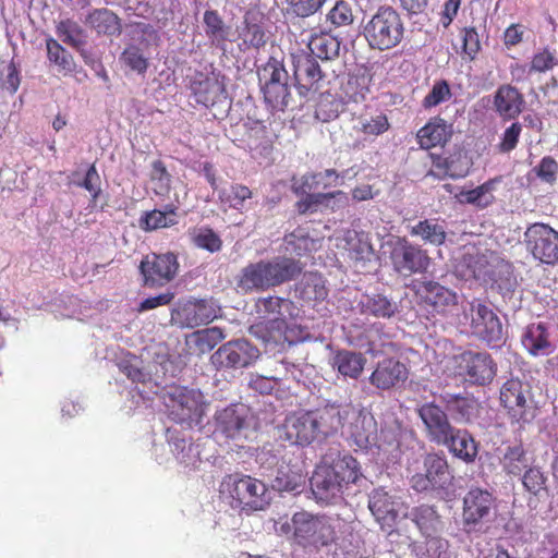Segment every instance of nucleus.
<instances>
[{"label":"nucleus","instance_id":"nucleus-26","mask_svg":"<svg viewBox=\"0 0 558 558\" xmlns=\"http://www.w3.org/2000/svg\"><path fill=\"white\" fill-rule=\"evenodd\" d=\"M349 434L353 442L362 450L380 449L383 446L378 435V425L373 415L357 414L350 425Z\"/></svg>","mask_w":558,"mask_h":558},{"label":"nucleus","instance_id":"nucleus-45","mask_svg":"<svg viewBox=\"0 0 558 558\" xmlns=\"http://www.w3.org/2000/svg\"><path fill=\"white\" fill-rule=\"evenodd\" d=\"M368 508L377 521L395 520L398 515L393 498L381 488L373 490Z\"/></svg>","mask_w":558,"mask_h":558},{"label":"nucleus","instance_id":"nucleus-29","mask_svg":"<svg viewBox=\"0 0 558 558\" xmlns=\"http://www.w3.org/2000/svg\"><path fill=\"white\" fill-rule=\"evenodd\" d=\"M245 147L254 159H268L274 150V142L267 126L259 121L250 123L246 128Z\"/></svg>","mask_w":558,"mask_h":558},{"label":"nucleus","instance_id":"nucleus-3","mask_svg":"<svg viewBox=\"0 0 558 558\" xmlns=\"http://www.w3.org/2000/svg\"><path fill=\"white\" fill-rule=\"evenodd\" d=\"M266 485L250 475L233 473L226 475L219 486L220 496L233 509L246 513L263 510L268 506Z\"/></svg>","mask_w":558,"mask_h":558},{"label":"nucleus","instance_id":"nucleus-57","mask_svg":"<svg viewBox=\"0 0 558 558\" xmlns=\"http://www.w3.org/2000/svg\"><path fill=\"white\" fill-rule=\"evenodd\" d=\"M329 21L335 27L351 25L354 21L351 4L348 1L339 0L327 14Z\"/></svg>","mask_w":558,"mask_h":558},{"label":"nucleus","instance_id":"nucleus-7","mask_svg":"<svg viewBox=\"0 0 558 558\" xmlns=\"http://www.w3.org/2000/svg\"><path fill=\"white\" fill-rule=\"evenodd\" d=\"M220 310L213 298L179 300L171 310V323L180 328L194 329L214 322Z\"/></svg>","mask_w":558,"mask_h":558},{"label":"nucleus","instance_id":"nucleus-48","mask_svg":"<svg viewBox=\"0 0 558 558\" xmlns=\"http://www.w3.org/2000/svg\"><path fill=\"white\" fill-rule=\"evenodd\" d=\"M262 90L265 101L275 111H284L291 100L288 82L279 84H263Z\"/></svg>","mask_w":558,"mask_h":558},{"label":"nucleus","instance_id":"nucleus-64","mask_svg":"<svg viewBox=\"0 0 558 558\" xmlns=\"http://www.w3.org/2000/svg\"><path fill=\"white\" fill-rule=\"evenodd\" d=\"M451 96L449 84L446 81L435 82L430 92L424 97L423 106L425 108L436 107Z\"/></svg>","mask_w":558,"mask_h":558},{"label":"nucleus","instance_id":"nucleus-34","mask_svg":"<svg viewBox=\"0 0 558 558\" xmlns=\"http://www.w3.org/2000/svg\"><path fill=\"white\" fill-rule=\"evenodd\" d=\"M298 195H302L303 197L295 203L296 211L300 215H305L307 213H316L323 209H331L335 210V202L333 198L337 196L347 198L345 194L342 191H336L331 193H296Z\"/></svg>","mask_w":558,"mask_h":558},{"label":"nucleus","instance_id":"nucleus-56","mask_svg":"<svg viewBox=\"0 0 558 558\" xmlns=\"http://www.w3.org/2000/svg\"><path fill=\"white\" fill-rule=\"evenodd\" d=\"M466 265L475 279H493L492 263L487 254H469L465 257Z\"/></svg>","mask_w":558,"mask_h":558},{"label":"nucleus","instance_id":"nucleus-52","mask_svg":"<svg viewBox=\"0 0 558 558\" xmlns=\"http://www.w3.org/2000/svg\"><path fill=\"white\" fill-rule=\"evenodd\" d=\"M253 192L251 189L241 183H233L229 189H223L219 192V201L233 209H242L245 201L252 198Z\"/></svg>","mask_w":558,"mask_h":558},{"label":"nucleus","instance_id":"nucleus-15","mask_svg":"<svg viewBox=\"0 0 558 558\" xmlns=\"http://www.w3.org/2000/svg\"><path fill=\"white\" fill-rule=\"evenodd\" d=\"M189 87L195 101L207 108L227 99L225 83L214 72L207 74L196 71L190 78Z\"/></svg>","mask_w":558,"mask_h":558},{"label":"nucleus","instance_id":"nucleus-6","mask_svg":"<svg viewBox=\"0 0 558 558\" xmlns=\"http://www.w3.org/2000/svg\"><path fill=\"white\" fill-rule=\"evenodd\" d=\"M404 31L400 14L391 7H380L364 25L363 35L372 49L385 51L402 41Z\"/></svg>","mask_w":558,"mask_h":558},{"label":"nucleus","instance_id":"nucleus-47","mask_svg":"<svg viewBox=\"0 0 558 558\" xmlns=\"http://www.w3.org/2000/svg\"><path fill=\"white\" fill-rule=\"evenodd\" d=\"M493 185V181H487L475 189L468 191L462 190L456 194V198L461 204H471L480 208H485L494 202V195L492 194Z\"/></svg>","mask_w":558,"mask_h":558},{"label":"nucleus","instance_id":"nucleus-24","mask_svg":"<svg viewBox=\"0 0 558 558\" xmlns=\"http://www.w3.org/2000/svg\"><path fill=\"white\" fill-rule=\"evenodd\" d=\"M323 462L343 488L356 483L362 475L357 460L351 454L329 451Z\"/></svg>","mask_w":558,"mask_h":558},{"label":"nucleus","instance_id":"nucleus-25","mask_svg":"<svg viewBox=\"0 0 558 558\" xmlns=\"http://www.w3.org/2000/svg\"><path fill=\"white\" fill-rule=\"evenodd\" d=\"M437 445L446 447L453 457L465 463H473L478 454V444L473 435L468 429L456 426Z\"/></svg>","mask_w":558,"mask_h":558},{"label":"nucleus","instance_id":"nucleus-38","mask_svg":"<svg viewBox=\"0 0 558 558\" xmlns=\"http://www.w3.org/2000/svg\"><path fill=\"white\" fill-rule=\"evenodd\" d=\"M366 364L365 356L360 352L349 350L338 351L332 360V367L343 377L357 379Z\"/></svg>","mask_w":558,"mask_h":558},{"label":"nucleus","instance_id":"nucleus-41","mask_svg":"<svg viewBox=\"0 0 558 558\" xmlns=\"http://www.w3.org/2000/svg\"><path fill=\"white\" fill-rule=\"evenodd\" d=\"M339 183V174L335 169H327L322 172L304 174L301 182L294 186L295 193H307L319 189L326 190L337 186Z\"/></svg>","mask_w":558,"mask_h":558},{"label":"nucleus","instance_id":"nucleus-28","mask_svg":"<svg viewBox=\"0 0 558 558\" xmlns=\"http://www.w3.org/2000/svg\"><path fill=\"white\" fill-rule=\"evenodd\" d=\"M311 489L317 501L328 504L340 497L344 488L322 461L311 478Z\"/></svg>","mask_w":558,"mask_h":558},{"label":"nucleus","instance_id":"nucleus-63","mask_svg":"<svg viewBox=\"0 0 558 558\" xmlns=\"http://www.w3.org/2000/svg\"><path fill=\"white\" fill-rule=\"evenodd\" d=\"M121 59L133 71L142 74L148 68V61L136 46H130L122 52Z\"/></svg>","mask_w":558,"mask_h":558},{"label":"nucleus","instance_id":"nucleus-44","mask_svg":"<svg viewBox=\"0 0 558 558\" xmlns=\"http://www.w3.org/2000/svg\"><path fill=\"white\" fill-rule=\"evenodd\" d=\"M442 401L461 422L470 423L478 414V403L473 397L447 393L442 397Z\"/></svg>","mask_w":558,"mask_h":558},{"label":"nucleus","instance_id":"nucleus-32","mask_svg":"<svg viewBox=\"0 0 558 558\" xmlns=\"http://www.w3.org/2000/svg\"><path fill=\"white\" fill-rule=\"evenodd\" d=\"M205 34L210 45L226 51L227 44L231 41V27L226 25L216 10H206L203 16Z\"/></svg>","mask_w":558,"mask_h":558},{"label":"nucleus","instance_id":"nucleus-33","mask_svg":"<svg viewBox=\"0 0 558 558\" xmlns=\"http://www.w3.org/2000/svg\"><path fill=\"white\" fill-rule=\"evenodd\" d=\"M239 48L242 51L259 50L267 43L264 25L256 22L254 15H245L243 25L239 28Z\"/></svg>","mask_w":558,"mask_h":558},{"label":"nucleus","instance_id":"nucleus-31","mask_svg":"<svg viewBox=\"0 0 558 558\" xmlns=\"http://www.w3.org/2000/svg\"><path fill=\"white\" fill-rule=\"evenodd\" d=\"M248 409L243 404H233L217 412V428L228 438H235L246 426Z\"/></svg>","mask_w":558,"mask_h":558},{"label":"nucleus","instance_id":"nucleus-2","mask_svg":"<svg viewBox=\"0 0 558 558\" xmlns=\"http://www.w3.org/2000/svg\"><path fill=\"white\" fill-rule=\"evenodd\" d=\"M341 425L337 407H325L314 411L292 413L284 421V434L295 445H310L318 438L336 433Z\"/></svg>","mask_w":558,"mask_h":558},{"label":"nucleus","instance_id":"nucleus-17","mask_svg":"<svg viewBox=\"0 0 558 558\" xmlns=\"http://www.w3.org/2000/svg\"><path fill=\"white\" fill-rule=\"evenodd\" d=\"M167 407L180 421L192 420L203 413L204 396L199 390L186 387H171L167 392Z\"/></svg>","mask_w":558,"mask_h":558},{"label":"nucleus","instance_id":"nucleus-46","mask_svg":"<svg viewBox=\"0 0 558 558\" xmlns=\"http://www.w3.org/2000/svg\"><path fill=\"white\" fill-rule=\"evenodd\" d=\"M47 57L50 63L58 68L64 75L74 72L76 63L73 56L54 38L46 39Z\"/></svg>","mask_w":558,"mask_h":558},{"label":"nucleus","instance_id":"nucleus-13","mask_svg":"<svg viewBox=\"0 0 558 558\" xmlns=\"http://www.w3.org/2000/svg\"><path fill=\"white\" fill-rule=\"evenodd\" d=\"M470 327L472 333L488 345L502 340V324L497 314L485 303L475 300L470 304Z\"/></svg>","mask_w":558,"mask_h":558},{"label":"nucleus","instance_id":"nucleus-16","mask_svg":"<svg viewBox=\"0 0 558 558\" xmlns=\"http://www.w3.org/2000/svg\"><path fill=\"white\" fill-rule=\"evenodd\" d=\"M424 473H416L411 478V486L416 492L442 488L448 482V462L445 456L428 453L424 458Z\"/></svg>","mask_w":558,"mask_h":558},{"label":"nucleus","instance_id":"nucleus-58","mask_svg":"<svg viewBox=\"0 0 558 558\" xmlns=\"http://www.w3.org/2000/svg\"><path fill=\"white\" fill-rule=\"evenodd\" d=\"M193 243L197 247L206 250L210 253L219 252L222 247V241L220 236L210 228H201L193 235Z\"/></svg>","mask_w":558,"mask_h":558},{"label":"nucleus","instance_id":"nucleus-54","mask_svg":"<svg viewBox=\"0 0 558 558\" xmlns=\"http://www.w3.org/2000/svg\"><path fill=\"white\" fill-rule=\"evenodd\" d=\"M308 49L312 56L315 54L323 60H329L338 53L339 44L328 35H316L310 39Z\"/></svg>","mask_w":558,"mask_h":558},{"label":"nucleus","instance_id":"nucleus-23","mask_svg":"<svg viewBox=\"0 0 558 558\" xmlns=\"http://www.w3.org/2000/svg\"><path fill=\"white\" fill-rule=\"evenodd\" d=\"M523 348L532 356H548L556 351L557 344L553 332L546 323L527 325L521 336Z\"/></svg>","mask_w":558,"mask_h":558},{"label":"nucleus","instance_id":"nucleus-40","mask_svg":"<svg viewBox=\"0 0 558 558\" xmlns=\"http://www.w3.org/2000/svg\"><path fill=\"white\" fill-rule=\"evenodd\" d=\"M177 210V206L169 204L165 206L163 210L153 209L146 211L140 218V227L144 231L172 227L178 223Z\"/></svg>","mask_w":558,"mask_h":558},{"label":"nucleus","instance_id":"nucleus-42","mask_svg":"<svg viewBox=\"0 0 558 558\" xmlns=\"http://www.w3.org/2000/svg\"><path fill=\"white\" fill-rule=\"evenodd\" d=\"M412 236L420 238L424 243L440 246L446 242L447 232L444 225L437 219L420 220L410 229Z\"/></svg>","mask_w":558,"mask_h":558},{"label":"nucleus","instance_id":"nucleus-62","mask_svg":"<svg viewBox=\"0 0 558 558\" xmlns=\"http://www.w3.org/2000/svg\"><path fill=\"white\" fill-rule=\"evenodd\" d=\"M521 133H522V124L520 122L511 123V125L508 126L504 131V133L500 137V141L497 145L498 150L500 153L506 154V153H510L513 149H515V147L519 143Z\"/></svg>","mask_w":558,"mask_h":558},{"label":"nucleus","instance_id":"nucleus-59","mask_svg":"<svg viewBox=\"0 0 558 558\" xmlns=\"http://www.w3.org/2000/svg\"><path fill=\"white\" fill-rule=\"evenodd\" d=\"M556 65H558V60L555 52L549 48H543L533 54L530 62V72L544 73L553 70Z\"/></svg>","mask_w":558,"mask_h":558},{"label":"nucleus","instance_id":"nucleus-55","mask_svg":"<svg viewBox=\"0 0 558 558\" xmlns=\"http://www.w3.org/2000/svg\"><path fill=\"white\" fill-rule=\"evenodd\" d=\"M289 75L283 62L270 57L259 71V81L264 84H279L288 82Z\"/></svg>","mask_w":558,"mask_h":558},{"label":"nucleus","instance_id":"nucleus-50","mask_svg":"<svg viewBox=\"0 0 558 558\" xmlns=\"http://www.w3.org/2000/svg\"><path fill=\"white\" fill-rule=\"evenodd\" d=\"M424 538L413 547L416 558H440L446 553L448 542L439 534L425 535Z\"/></svg>","mask_w":558,"mask_h":558},{"label":"nucleus","instance_id":"nucleus-39","mask_svg":"<svg viewBox=\"0 0 558 558\" xmlns=\"http://www.w3.org/2000/svg\"><path fill=\"white\" fill-rule=\"evenodd\" d=\"M85 23L98 34L120 35L122 31L120 17L109 9H95L86 17Z\"/></svg>","mask_w":558,"mask_h":558},{"label":"nucleus","instance_id":"nucleus-49","mask_svg":"<svg viewBox=\"0 0 558 558\" xmlns=\"http://www.w3.org/2000/svg\"><path fill=\"white\" fill-rule=\"evenodd\" d=\"M56 33L64 44L76 50H80L85 45L84 31L74 20H61L56 25Z\"/></svg>","mask_w":558,"mask_h":558},{"label":"nucleus","instance_id":"nucleus-11","mask_svg":"<svg viewBox=\"0 0 558 558\" xmlns=\"http://www.w3.org/2000/svg\"><path fill=\"white\" fill-rule=\"evenodd\" d=\"M389 258L393 270L404 277L426 272L430 265L427 251L404 236H398L393 242Z\"/></svg>","mask_w":558,"mask_h":558},{"label":"nucleus","instance_id":"nucleus-9","mask_svg":"<svg viewBox=\"0 0 558 558\" xmlns=\"http://www.w3.org/2000/svg\"><path fill=\"white\" fill-rule=\"evenodd\" d=\"M496 510V498L484 488H470L462 499V525L466 533L477 532L489 522Z\"/></svg>","mask_w":558,"mask_h":558},{"label":"nucleus","instance_id":"nucleus-51","mask_svg":"<svg viewBox=\"0 0 558 558\" xmlns=\"http://www.w3.org/2000/svg\"><path fill=\"white\" fill-rule=\"evenodd\" d=\"M529 466L526 451L521 444L508 447L502 459V468L510 475H521Z\"/></svg>","mask_w":558,"mask_h":558},{"label":"nucleus","instance_id":"nucleus-19","mask_svg":"<svg viewBox=\"0 0 558 558\" xmlns=\"http://www.w3.org/2000/svg\"><path fill=\"white\" fill-rule=\"evenodd\" d=\"M416 413L422 420L426 437L429 441L438 444L454 427L447 412L436 402H425L417 407Z\"/></svg>","mask_w":558,"mask_h":558},{"label":"nucleus","instance_id":"nucleus-61","mask_svg":"<svg viewBox=\"0 0 558 558\" xmlns=\"http://www.w3.org/2000/svg\"><path fill=\"white\" fill-rule=\"evenodd\" d=\"M389 129L388 118L384 113H379L369 119L360 121V126L356 128L359 132L365 135H380Z\"/></svg>","mask_w":558,"mask_h":558},{"label":"nucleus","instance_id":"nucleus-37","mask_svg":"<svg viewBox=\"0 0 558 558\" xmlns=\"http://www.w3.org/2000/svg\"><path fill=\"white\" fill-rule=\"evenodd\" d=\"M295 291L305 302H320L328 295L326 280L318 272H306L296 284Z\"/></svg>","mask_w":558,"mask_h":558},{"label":"nucleus","instance_id":"nucleus-8","mask_svg":"<svg viewBox=\"0 0 558 558\" xmlns=\"http://www.w3.org/2000/svg\"><path fill=\"white\" fill-rule=\"evenodd\" d=\"M499 400L512 422L524 425L535 416L530 385L519 378H510L502 384Z\"/></svg>","mask_w":558,"mask_h":558},{"label":"nucleus","instance_id":"nucleus-1","mask_svg":"<svg viewBox=\"0 0 558 558\" xmlns=\"http://www.w3.org/2000/svg\"><path fill=\"white\" fill-rule=\"evenodd\" d=\"M302 269V264L290 257L260 259L242 268L236 284L246 293L263 292L294 280Z\"/></svg>","mask_w":558,"mask_h":558},{"label":"nucleus","instance_id":"nucleus-14","mask_svg":"<svg viewBox=\"0 0 558 558\" xmlns=\"http://www.w3.org/2000/svg\"><path fill=\"white\" fill-rule=\"evenodd\" d=\"M259 355L257 348L247 340L239 339L223 343L210 357L217 369L248 366Z\"/></svg>","mask_w":558,"mask_h":558},{"label":"nucleus","instance_id":"nucleus-30","mask_svg":"<svg viewBox=\"0 0 558 558\" xmlns=\"http://www.w3.org/2000/svg\"><path fill=\"white\" fill-rule=\"evenodd\" d=\"M451 136L452 125L439 117L432 118L416 133L417 143L423 149L445 146Z\"/></svg>","mask_w":558,"mask_h":558},{"label":"nucleus","instance_id":"nucleus-22","mask_svg":"<svg viewBox=\"0 0 558 558\" xmlns=\"http://www.w3.org/2000/svg\"><path fill=\"white\" fill-rule=\"evenodd\" d=\"M307 472L300 457L284 459L279 465L272 481V487L279 492L299 494L306 483Z\"/></svg>","mask_w":558,"mask_h":558},{"label":"nucleus","instance_id":"nucleus-35","mask_svg":"<svg viewBox=\"0 0 558 558\" xmlns=\"http://www.w3.org/2000/svg\"><path fill=\"white\" fill-rule=\"evenodd\" d=\"M343 248L353 260H366L374 253L368 233L349 229L343 236Z\"/></svg>","mask_w":558,"mask_h":558},{"label":"nucleus","instance_id":"nucleus-21","mask_svg":"<svg viewBox=\"0 0 558 558\" xmlns=\"http://www.w3.org/2000/svg\"><path fill=\"white\" fill-rule=\"evenodd\" d=\"M414 292L421 304L436 313H445L457 304L456 293L433 280L417 281Z\"/></svg>","mask_w":558,"mask_h":558},{"label":"nucleus","instance_id":"nucleus-53","mask_svg":"<svg viewBox=\"0 0 558 558\" xmlns=\"http://www.w3.org/2000/svg\"><path fill=\"white\" fill-rule=\"evenodd\" d=\"M291 305L292 302L290 300L274 295L260 298L256 303L259 312L280 323H284L282 308H288Z\"/></svg>","mask_w":558,"mask_h":558},{"label":"nucleus","instance_id":"nucleus-36","mask_svg":"<svg viewBox=\"0 0 558 558\" xmlns=\"http://www.w3.org/2000/svg\"><path fill=\"white\" fill-rule=\"evenodd\" d=\"M409 517L423 536L439 534L442 529L440 515L433 506L421 505L414 507Z\"/></svg>","mask_w":558,"mask_h":558},{"label":"nucleus","instance_id":"nucleus-27","mask_svg":"<svg viewBox=\"0 0 558 558\" xmlns=\"http://www.w3.org/2000/svg\"><path fill=\"white\" fill-rule=\"evenodd\" d=\"M494 109L502 120H513L520 116L524 108V96L510 85H500L494 95Z\"/></svg>","mask_w":558,"mask_h":558},{"label":"nucleus","instance_id":"nucleus-18","mask_svg":"<svg viewBox=\"0 0 558 558\" xmlns=\"http://www.w3.org/2000/svg\"><path fill=\"white\" fill-rule=\"evenodd\" d=\"M294 77L301 96L319 92L325 83L326 74L319 62L312 54H301L294 59Z\"/></svg>","mask_w":558,"mask_h":558},{"label":"nucleus","instance_id":"nucleus-43","mask_svg":"<svg viewBox=\"0 0 558 558\" xmlns=\"http://www.w3.org/2000/svg\"><path fill=\"white\" fill-rule=\"evenodd\" d=\"M360 306L363 314L380 318H390L397 312V304L380 293L364 294Z\"/></svg>","mask_w":558,"mask_h":558},{"label":"nucleus","instance_id":"nucleus-60","mask_svg":"<svg viewBox=\"0 0 558 558\" xmlns=\"http://www.w3.org/2000/svg\"><path fill=\"white\" fill-rule=\"evenodd\" d=\"M546 481L547 478L539 468H529L522 476L524 488L535 496L546 489Z\"/></svg>","mask_w":558,"mask_h":558},{"label":"nucleus","instance_id":"nucleus-5","mask_svg":"<svg viewBox=\"0 0 558 558\" xmlns=\"http://www.w3.org/2000/svg\"><path fill=\"white\" fill-rule=\"evenodd\" d=\"M293 530L292 536L296 544L307 548L319 549L328 546L336 539V531L330 520L324 515H314L306 511L295 512L289 523L281 525L284 533Z\"/></svg>","mask_w":558,"mask_h":558},{"label":"nucleus","instance_id":"nucleus-4","mask_svg":"<svg viewBox=\"0 0 558 558\" xmlns=\"http://www.w3.org/2000/svg\"><path fill=\"white\" fill-rule=\"evenodd\" d=\"M447 369L463 384L485 387L493 383L498 367L488 352L464 350L448 360Z\"/></svg>","mask_w":558,"mask_h":558},{"label":"nucleus","instance_id":"nucleus-20","mask_svg":"<svg viewBox=\"0 0 558 558\" xmlns=\"http://www.w3.org/2000/svg\"><path fill=\"white\" fill-rule=\"evenodd\" d=\"M409 368L396 357H384L376 363L369 376L372 386L379 390H390L405 383Z\"/></svg>","mask_w":558,"mask_h":558},{"label":"nucleus","instance_id":"nucleus-10","mask_svg":"<svg viewBox=\"0 0 558 558\" xmlns=\"http://www.w3.org/2000/svg\"><path fill=\"white\" fill-rule=\"evenodd\" d=\"M178 256L172 252L149 253L145 255L138 266L142 276V287L156 289L171 282L179 271Z\"/></svg>","mask_w":558,"mask_h":558},{"label":"nucleus","instance_id":"nucleus-12","mask_svg":"<svg viewBox=\"0 0 558 558\" xmlns=\"http://www.w3.org/2000/svg\"><path fill=\"white\" fill-rule=\"evenodd\" d=\"M526 250L534 259L546 265L558 264V231L544 222H535L524 232Z\"/></svg>","mask_w":558,"mask_h":558}]
</instances>
